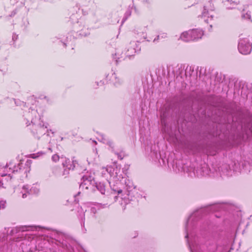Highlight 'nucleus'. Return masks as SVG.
<instances>
[{"label":"nucleus","instance_id":"obj_6","mask_svg":"<svg viewBox=\"0 0 252 252\" xmlns=\"http://www.w3.org/2000/svg\"><path fill=\"white\" fill-rule=\"evenodd\" d=\"M243 18L245 19H251V15L249 12H247L246 14H244L242 15Z\"/></svg>","mask_w":252,"mask_h":252},{"label":"nucleus","instance_id":"obj_2","mask_svg":"<svg viewBox=\"0 0 252 252\" xmlns=\"http://www.w3.org/2000/svg\"><path fill=\"white\" fill-rule=\"evenodd\" d=\"M197 32L195 31H187L183 32L180 38L183 40L186 41H189L190 40H194V36L195 35H192L194 33H196Z\"/></svg>","mask_w":252,"mask_h":252},{"label":"nucleus","instance_id":"obj_8","mask_svg":"<svg viewBox=\"0 0 252 252\" xmlns=\"http://www.w3.org/2000/svg\"><path fill=\"white\" fill-rule=\"evenodd\" d=\"M4 204H5V202H2L0 203V209L1 208H4Z\"/></svg>","mask_w":252,"mask_h":252},{"label":"nucleus","instance_id":"obj_10","mask_svg":"<svg viewBox=\"0 0 252 252\" xmlns=\"http://www.w3.org/2000/svg\"><path fill=\"white\" fill-rule=\"evenodd\" d=\"M107 170L108 172H109L111 175V176H113L114 174L113 173H111V168H108L107 169Z\"/></svg>","mask_w":252,"mask_h":252},{"label":"nucleus","instance_id":"obj_11","mask_svg":"<svg viewBox=\"0 0 252 252\" xmlns=\"http://www.w3.org/2000/svg\"><path fill=\"white\" fill-rule=\"evenodd\" d=\"M25 194H23V198H25Z\"/></svg>","mask_w":252,"mask_h":252},{"label":"nucleus","instance_id":"obj_7","mask_svg":"<svg viewBox=\"0 0 252 252\" xmlns=\"http://www.w3.org/2000/svg\"><path fill=\"white\" fill-rule=\"evenodd\" d=\"M38 189H36V190H34V189H32V188L30 189L31 193H36L38 192Z\"/></svg>","mask_w":252,"mask_h":252},{"label":"nucleus","instance_id":"obj_3","mask_svg":"<svg viewBox=\"0 0 252 252\" xmlns=\"http://www.w3.org/2000/svg\"><path fill=\"white\" fill-rule=\"evenodd\" d=\"M70 161L69 159H66L64 162H63V165L64 167H66L69 169H73L75 167V163H76V161H73V165H70L69 163H70Z\"/></svg>","mask_w":252,"mask_h":252},{"label":"nucleus","instance_id":"obj_9","mask_svg":"<svg viewBox=\"0 0 252 252\" xmlns=\"http://www.w3.org/2000/svg\"><path fill=\"white\" fill-rule=\"evenodd\" d=\"M0 174H1V177L6 175V173L3 172L1 169H0Z\"/></svg>","mask_w":252,"mask_h":252},{"label":"nucleus","instance_id":"obj_4","mask_svg":"<svg viewBox=\"0 0 252 252\" xmlns=\"http://www.w3.org/2000/svg\"><path fill=\"white\" fill-rule=\"evenodd\" d=\"M190 31H195L197 32L192 34V35H195L194 39L200 38L203 35V32L200 30H192Z\"/></svg>","mask_w":252,"mask_h":252},{"label":"nucleus","instance_id":"obj_5","mask_svg":"<svg viewBox=\"0 0 252 252\" xmlns=\"http://www.w3.org/2000/svg\"><path fill=\"white\" fill-rule=\"evenodd\" d=\"M60 159V157L58 155H54L52 157V160L53 161L56 162L57 161H59Z\"/></svg>","mask_w":252,"mask_h":252},{"label":"nucleus","instance_id":"obj_1","mask_svg":"<svg viewBox=\"0 0 252 252\" xmlns=\"http://www.w3.org/2000/svg\"><path fill=\"white\" fill-rule=\"evenodd\" d=\"M238 49L239 52L244 55L249 54L252 50V46L249 42L248 39H242L239 41L238 45Z\"/></svg>","mask_w":252,"mask_h":252}]
</instances>
